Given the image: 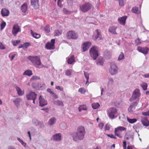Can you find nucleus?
<instances>
[{"mask_svg": "<svg viewBox=\"0 0 149 149\" xmlns=\"http://www.w3.org/2000/svg\"><path fill=\"white\" fill-rule=\"evenodd\" d=\"M39 106L43 107L47 104V101L43 97L42 95H40L39 97Z\"/></svg>", "mask_w": 149, "mask_h": 149, "instance_id": "14", "label": "nucleus"}, {"mask_svg": "<svg viewBox=\"0 0 149 149\" xmlns=\"http://www.w3.org/2000/svg\"><path fill=\"white\" fill-rule=\"evenodd\" d=\"M78 91L79 92H80L82 94H84L86 92V91H85L84 89L82 88H79V89Z\"/></svg>", "mask_w": 149, "mask_h": 149, "instance_id": "48", "label": "nucleus"}, {"mask_svg": "<svg viewBox=\"0 0 149 149\" xmlns=\"http://www.w3.org/2000/svg\"><path fill=\"white\" fill-rule=\"evenodd\" d=\"M109 84H113L114 82V81L112 78H109Z\"/></svg>", "mask_w": 149, "mask_h": 149, "instance_id": "51", "label": "nucleus"}, {"mask_svg": "<svg viewBox=\"0 0 149 149\" xmlns=\"http://www.w3.org/2000/svg\"><path fill=\"white\" fill-rule=\"evenodd\" d=\"M17 140L24 147H25L26 144V143L24 142L23 141L20 139L19 138H18Z\"/></svg>", "mask_w": 149, "mask_h": 149, "instance_id": "44", "label": "nucleus"}, {"mask_svg": "<svg viewBox=\"0 0 149 149\" xmlns=\"http://www.w3.org/2000/svg\"><path fill=\"white\" fill-rule=\"evenodd\" d=\"M118 68L113 62H111L110 63V68L109 70L110 73L112 75L116 74L117 72Z\"/></svg>", "mask_w": 149, "mask_h": 149, "instance_id": "9", "label": "nucleus"}, {"mask_svg": "<svg viewBox=\"0 0 149 149\" xmlns=\"http://www.w3.org/2000/svg\"><path fill=\"white\" fill-rule=\"evenodd\" d=\"M65 74L66 75L70 76L71 75V72L69 70H67L66 71Z\"/></svg>", "mask_w": 149, "mask_h": 149, "instance_id": "50", "label": "nucleus"}, {"mask_svg": "<svg viewBox=\"0 0 149 149\" xmlns=\"http://www.w3.org/2000/svg\"><path fill=\"white\" fill-rule=\"evenodd\" d=\"M84 76L85 77V78L86 79V84L88 82V80L89 77L88 76L87 74H86L85 72L84 73Z\"/></svg>", "mask_w": 149, "mask_h": 149, "instance_id": "53", "label": "nucleus"}, {"mask_svg": "<svg viewBox=\"0 0 149 149\" xmlns=\"http://www.w3.org/2000/svg\"><path fill=\"white\" fill-rule=\"evenodd\" d=\"M57 5L58 6L60 7H61L62 6L61 4V2L60 1H58Z\"/></svg>", "mask_w": 149, "mask_h": 149, "instance_id": "63", "label": "nucleus"}, {"mask_svg": "<svg viewBox=\"0 0 149 149\" xmlns=\"http://www.w3.org/2000/svg\"><path fill=\"white\" fill-rule=\"evenodd\" d=\"M124 57V55L123 52H121L118 58V60L120 61L123 59Z\"/></svg>", "mask_w": 149, "mask_h": 149, "instance_id": "43", "label": "nucleus"}, {"mask_svg": "<svg viewBox=\"0 0 149 149\" xmlns=\"http://www.w3.org/2000/svg\"><path fill=\"white\" fill-rule=\"evenodd\" d=\"M62 33V31L61 30H56L54 32V36H58L61 35Z\"/></svg>", "mask_w": 149, "mask_h": 149, "instance_id": "32", "label": "nucleus"}, {"mask_svg": "<svg viewBox=\"0 0 149 149\" xmlns=\"http://www.w3.org/2000/svg\"><path fill=\"white\" fill-rule=\"evenodd\" d=\"M61 134L60 133L53 135L51 138V140L54 141H59L61 140Z\"/></svg>", "mask_w": 149, "mask_h": 149, "instance_id": "12", "label": "nucleus"}, {"mask_svg": "<svg viewBox=\"0 0 149 149\" xmlns=\"http://www.w3.org/2000/svg\"><path fill=\"white\" fill-rule=\"evenodd\" d=\"M127 18L126 16H124L122 17H119L118 19V22L120 24L124 25L125 24Z\"/></svg>", "mask_w": 149, "mask_h": 149, "instance_id": "19", "label": "nucleus"}, {"mask_svg": "<svg viewBox=\"0 0 149 149\" xmlns=\"http://www.w3.org/2000/svg\"><path fill=\"white\" fill-rule=\"evenodd\" d=\"M54 103L55 105L58 106H64L62 102L58 100L54 101Z\"/></svg>", "mask_w": 149, "mask_h": 149, "instance_id": "29", "label": "nucleus"}, {"mask_svg": "<svg viewBox=\"0 0 149 149\" xmlns=\"http://www.w3.org/2000/svg\"><path fill=\"white\" fill-rule=\"evenodd\" d=\"M5 49V47L3 45L1 42H0V49Z\"/></svg>", "mask_w": 149, "mask_h": 149, "instance_id": "56", "label": "nucleus"}, {"mask_svg": "<svg viewBox=\"0 0 149 149\" xmlns=\"http://www.w3.org/2000/svg\"><path fill=\"white\" fill-rule=\"evenodd\" d=\"M27 6L26 3H24L21 6V10L22 12L24 13L26 12L27 10Z\"/></svg>", "mask_w": 149, "mask_h": 149, "instance_id": "30", "label": "nucleus"}, {"mask_svg": "<svg viewBox=\"0 0 149 149\" xmlns=\"http://www.w3.org/2000/svg\"><path fill=\"white\" fill-rule=\"evenodd\" d=\"M91 45V42H87L83 43L82 44V49L83 52L87 50Z\"/></svg>", "mask_w": 149, "mask_h": 149, "instance_id": "15", "label": "nucleus"}, {"mask_svg": "<svg viewBox=\"0 0 149 149\" xmlns=\"http://www.w3.org/2000/svg\"><path fill=\"white\" fill-rule=\"evenodd\" d=\"M17 91L18 95L19 96H22L24 94V92L19 87L16 86L15 88Z\"/></svg>", "mask_w": 149, "mask_h": 149, "instance_id": "26", "label": "nucleus"}, {"mask_svg": "<svg viewBox=\"0 0 149 149\" xmlns=\"http://www.w3.org/2000/svg\"><path fill=\"white\" fill-rule=\"evenodd\" d=\"M105 130H109L110 129V126L109 124H107L105 126Z\"/></svg>", "mask_w": 149, "mask_h": 149, "instance_id": "52", "label": "nucleus"}, {"mask_svg": "<svg viewBox=\"0 0 149 149\" xmlns=\"http://www.w3.org/2000/svg\"><path fill=\"white\" fill-rule=\"evenodd\" d=\"M93 38L94 40H98L102 39L101 30L99 29L96 30L93 33Z\"/></svg>", "mask_w": 149, "mask_h": 149, "instance_id": "7", "label": "nucleus"}, {"mask_svg": "<svg viewBox=\"0 0 149 149\" xmlns=\"http://www.w3.org/2000/svg\"><path fill=\"white\" fill-rule=\"evenodd\" d=\"M22 100L21 98H18L16 99L15 100L13 101V102L15 104V106L18 107L20 105V102L22 101Z\"/></svg>", "mask_w": 149, "mask_h": 149, "instance_id": "24", "label": "nucleus"}, {"mask_svg": "<svg viewBox=\"0 0 149 149\" xmlns=\"http://www.w3.org/2000/svg\"><path fill=\"white\" fill-rule=\"evenodd\" d=\"M31 4L34 8L37 9L39 7V0H31Z\"/></svg>", "mask_w": 149, "mask_h": 149, "instance_id": "18", "label": "nucleus"}, {"mask_svg": "<svg viewBox=\"0 0 149 149\" xmlns=\"http://www.w3.org/2000/svg\"><path fill=\"white\" fill-rule=\"evenodd\" d=\"M104 124L102 123H100L98 125V126L100 129H102L103 127Z\"/></svg>", "mask_w": 149, "mask_h": 149, "instance_id": "58", "label": "nucleus"}, {"mask_svg": "<svg viewBox=\"0 0 149 149\" xmlns=\"http://www.w3.org/2000/svg\"><path fill=\"white\" fill-rule=\"evenodd\" d=\"M24 75H26L30 76L32 75L33 73L32 71L30 70H28L25 71L23 73Z\"/></svg>", "mask_w": 149, "mask_h": 149, "instance_id": "33", "label": "nucleus"}, {"mask_svg": "<svg viewBox=\"0 0 149 149\" xmlns=\"http://www.w3.org/2000/svg\"><path fill=\"white\" fill-rule=\"evenodd\" d=\"M105 58L107 59H109L111 57V53L110 51L108 50H106L104 53Z\"/></svg>", "mask_w": 149, "mask_h": 149, "instance_id": "21", "label": "nucleus"}, {"mask_svg": "<svg viewBox=\"0 0 149 149\" xmlns=\"http://www.w3.org/2000/svg\"><path fill=\"white\" fill-rule=\"evenodd\" d=\"M32 87L37 89H39L40 88H41L40 86V84L38 82L33 83L32 84Z\"/></svg>", "mask_w": 149, "mask_h": 149, "instance_id": "31", "label": "nucleus"}, {"mask_svg": "<svg viewBox=\"0 0 149 149\" xmlns=\"http://www.w3.org/2000/svg\"><path fill=\"white\" fill-rule=\"evenodd\" d=\"M67 38L68 39H77L78 37V35L73 31H68L66 34Z\"/></svg>", "mask_w": 149, "mask_h": 149, "instance_id": "8", "label": "nucleus"}, {"mask_svg": "<svg viewBox=\"0 0 149 149\" xmlns=\"http://www.w3.org/2000/svg\"><path fill=\"white\" fill-rule=\"evenodd\" d=\"M87 110V108L86 106L85 105H82L79 107V112L81 111L82 110Z\"/></svg>", "mask_w": 149, "mask_h": 149, "instance_id": "35", "label": "nucleus"}, {"mask_svg": "<svg viewBox=\"0 0 149 149\" xmlns=\"http://www.w3.org/2000/svg\"><path fill=\"white\" fill-rule=\"evenodd\" d=\"M56 121V119L54 117H52L49 120L48 123L50 126L52 125L55 124Z\"/></svg>", "mask_w": 149, "mask_h": 149, "instance_id": "25", "label": "nucleus"}, {"mask_svg": "<svg viewBox=\"0 0 149 149\" xmlns=\"http://www.w3.org/2000/svg\"><path fill=\"white\" fill-rule=\"evenodd\" d=\"M96 64L97 65H102L103 64V62L102 60L99 59L97 62Z\"/></svg>", "mask_w": 149, "mask_h": 149, "instance_id": "45", "label": "nucleus"}, {"mask_svg": "<svg viewBox=\"0 0 149 149\" xmlns=\"http://www.w3.org/2000/svg\"><path fill=\"white\" fill-rule=\"evenodd\" d=\"M137 50L144 55L147 54L148 52L149 49L147 47H138L137 48Z\"/></svg>", "mask_w": 149, "mask_h": 149, "instance_id": "13", "label": "nucleus"}, {"mask_svg": "<svg viewBox=\"0 0 149 149\" xmlns=\"http://www.w3.org/2000/svg\"><path fill=\"white\" fill-rule=\"evenodd\" d=\"M20 41L19 40H16L15 41H12V43L14 46H16L17 45L19 44Z\"/></svg>", "mask_w": 149, "mask_h": 149, "instance_id": "39", "label": "nucleus"}, {"mask_svg": "<svg viewBox=\"0 0 149 149\" xmlns=\"http://www.w3.org/2000/svg\"><path fill=\"white\" fill-rule=\"evenodd\" d=\"M143 89L144 90H146L147 89V84L146 83L144 82L141 85Z\"/></svg>", "mask_w": 149, "mask_h": 149, "instance_id": "42", "label": "nucleus"}, {"mask_svg": "<svg viewBox=\"0 0 149 149\" xmlns=\"http://www.w3.org/2000/svg\"><path fill=\"white\" fill-rule=\"evenodd\" d=\"M126 130V128H125L121 126L116 128L114 131L116 135L120 138H122V136L120 134L122 131L125 130Z\"/></svg>", "mask_w": 149, "mask_h": 149, "instance_id": "10", "label": "nucleus"}, {"mask_svg": "<svg viewBox=\"0 0 149 149\" xmlns=\"http://www.w3.org/2000/svg\"><path fill=\"white\" fill-rule=\"evenodd\" d=\"M85 134L84 127L82 126H79L77 129L76 133L72 134L73 139L75 141H77V140H81L84 138Z\"/></svg>", "mask_w": 149, "mask_h": 149, "instance_id": "1", "label": "nucleus"}, {"mask_svg": "<svg viewBox=\"0 0 149 149\" xmlns=\"http://www.w3.org/2000/svg\"><path fill=\"white\" fill-rule=\"evenodd\" d=\"M143 76L145 78H148L149 77V73L147 74H146L143 75Z\"/></svg>", "mask_w": 149, "mask_h": 149, "instance_id": "64", "label": "nucleus"}, {"mask_svg": "<svg viewBox=\"0 0 149 149\" xmlns=\"http://www.w3.org/2000/svg\"><path fill=\"white\" fill-rule=\"evenodd\" d=\"M6 25V23L5 22H3L1 23V30H3L5 27Z\"/></svg>", "mask_w": 149, "mask_h": 149, "instance_id": "46", "label": "nucleus"}, {"mask_svg": "<svg viewBox=\"0 0 149 149\" xmlns=\"http://www.w3.org/2000/svg\"><path fill=\"white\" fill-rule=\"evenodd\" d=\"M40 86L41 87V88H40V89L41 88V89H43V88H44L45 87V85L44 84H42V85L40 84Z\"/></svg>", "mask_w": 149, "mask_h": 149, "instance_id": "60", "label": "nucleus"}, {"mask_svg": "<svg viewBox=\"0 0 149 149\" xmlns=\"http://www.w3.org/2000/svg\"><path fill=\"white\" fill-rule=\"evenodd\" d=\"M107 135L108 137H110L111 138H113L114 139H116V138L113 134H107Z\"/></svg>", "mask_w": 149, "mask_h": 149, "instance_id": "54", "label": "nucleus"}, {"mask_svg": "<svg viewBox=\"0 0 149 149\" xmlns=\"http://www.w3.org/2000/svg\"><path fill=\"white\" fill-rule=\"evenodd\" d=\"M32 122L34 125L35 126H37L39 123V121L36 118H33L32 120Z\"/></svg>", "mask_w": 149, "mask_h": 149, "instance_id": "38", "label": "nucleus"}, {"mask_svg": "<svg viewBox=\"0 0 149 149\" xmlns=\"http://www.w3.org/2000/svg\"><path fill=\"white\" fill-rule=\"evenodd\" d=\"M31 33L33 36L36 38H38L40 37V35L37 33H34L33 32V31L31 30Z\"/></svg>", "mask_w": 149, "mask_h": 149, "instance_id": "34", "label": "nucleus"}, {"mask_svg": "<svg viewBox=\"0 0 149 149\" xmlns=\"http://www.w3.org/2000/svg\"><path fill=\"white\" fill-rule=\"evenodd\" d=\"M47 92L49 93L50 94H54V92L53 91H52L50 88H48L47 89Z\"/></svg>", "mask_w": 149, "mask_h": 149, "instance_id": "57", "label": "nucleus"}, {"mask_svg": "<svg viewBox=\"0 0 149 149\" xmlns=\"http://www.w3.org/2000/svg\"><path fill=\"white\" fill-rule=\"evenodd\" d=\"M44 29L45 31L47 33H49L50 31V29L48 26H46L44 27Z\"/></svg>", "mask_w": 149, "mask_h": 149, "instance_id": "49", "label": "nucleus"}, {"mask_svg": "<svg viewBox=\"0 0 149 149\" xmlns=\"http://www.w3.org/2000/svg\"><path fill=\"white\" fill-rule=\"evenodd\" d=\"M116 27L114 26H111L109 28L108 31L111 33L113 34H117V33L116 31Z\"/></svg>", "mask_w": 149, "mask_h": 149, "instance_id": "22", "label": "nucleus"}, {"mask_svg": "<svg viewBox=\"0 0 149 149\" xmlns=\"http://www.w3.org/2000/svg\"><path fill=\"white\" fill-rule=\"evenodd\" d=\"M75 61L74 56L73 55H72L70 58H69L67 60L68 63L69 64H71Z\"/></svg>", "mask_w": 149, "mask_h": 149, "instance_id": "28", "label": "nucleus"}, {"mask_svg": "<svg viewBox=\"0 0 149 149\" xmlns=\"http://www.w3.org/2000/svg\"><path fill=\"white\" fill-rule=\"evenodd\" d=\"M1 14L3 17L7 16L9 14V11L5 8H3L1 11Z\"/></svg>", "mask_w": 149, "mask_h": 149, "instance_id": "20", "label": "nucleus"}, {"mask_svg": "<svg viewBox=\"0 0 149 149\" xmlns=\"http://www.w3.org/2000/svg\"><path fill=\"white\" fill-rule=\"evenodd\" d=\"M52 96L53 97V100H55L57 99L58 97V95L54 93V94H52Z\"/></svg>", "mask_w": 149, "mask_h": 149, "instance_id": "55", "label": "nucleus"}, {"mask_svg": "<svg viewBox=\"0 0 149 149\" xmlns=\"http://www.w3.org/2000/svg\"><path fill=\"white\" fill-rule=\"evenodd\" d=\"M19 27L18 25H15L13 27L12 33L14 36H15L19 32H20Z\"/></svg>", "mask_w": 149, "mask_h": 149, "instance_id": "17", "label": "nucleus"}, {"mask_svg": "<svg viewBox=\"0 0 149 149\" xmlns=\"http://www.w3.org/2000/svg\"><path fill=\"white\" fill-rule=\"evenodd\" d=\"M138 102L137 101H136L131 104L128 108V111L130 112L131 111L133 107H135L138 104Z\"/></svg>", "mask_w": 149, "mask_h": 149, "instance_id": "27", "label": "nucleus"}, {"mask_svg": "<svg viewBox=\"0 0 149 149\" xmlns=\"http://www.w3.org/2000/svg\"><path fill=\"white\" fill-rule=\"evenodd\" d=\"M135 43L136 45H138L141 43V40L139 38H137L135 40Z\"/></svg>", "mask_w": 149, "mask_h": 149, "instance_id": "47", "label": "nucleus"}, {"mask_svg": "<svg viewBox=\"0 0 149 149\" xmlns=\"http://www.w3.org/2000/svg\"><path fill=\"white\" fill-rule=\"evenodd\" d=\"M55 40L52 39L51 42H48L45 45V47L46 49H53L55 48Z\"/></svg>", "mask_w": 149, "mask_h": 149, "instance_id": "11", "label": "nucleus"}, {"mask_svg": "<svg viewBox=\"0 0 149 149\" xmlns=\"http://www.w3.org/2000/svg\"><path fill=\"white\" fill-rule=\"evenodd\" d=\"M92 5L89 3H87L79 6L80 9L82 12L86 13L90 10L91 8Z\"/></svg>", "mask_w": 149, "mask_h": 149, "instance_id": "5", "label": "nucleus"}, {"mask_svg": "<svg viewBox=\"0 0 149 149\" xmlns=\"http://www.w3.org/2000/svg\"><path fill=\"white\" fill-rule=\"evenodd\" d=\"M142 114L145 116H149V111L147 112H143Z\"/></svg>", "mask_w": 149, "mask_h": 149, "instance_id": "62", "label": "nucleus"}, {"mask_svg": "<svg viewBox=\"0 0 149 149\" xmlns=\"http://www.w3.org/2000/svg\"><path fill=\"white\" fill-rule=\"evenodd\" d=\"M92 106L94 109H96L100 106V105L98 103H94L92 104Z\"/></svg>", "mask_w": 149, "mask_h": 149, "instance_id": "36", "label": "nucleus"}, {"mask_svg": "<svg viewBox=\"0 0 149 149\" xmlns=\"http://www.w3.org/2000/svg\"><path fill=\"white\" fill-rule=\"evenodd\" d=\"M142 123L144 126L147 127L149 125V121L146 118H144L141 120Z\"/></svg>", "mask_w": 149, "mask_h": 149, "instance_id": "23", "label": "nucleus"}, {"mask_svg": "<svg viewBox=\"0 0 149 149\" xmlns=\"http://www.w3.org/2000/svg\"><path fill=\"white\" fill-rule=\"evenodd\" d=\"M141 95L140 90L138 88L136 89L133 92L132 97L130 99V101L132 102L136 99L139 98Z\"/></svg>", "mask_w": 149, "mask_h": 149, "instance_id": "6", "label": "nucleus"}, {"mask_svg": "<svg viewBox=\"0 0 149 149\" xmlns=\"http://www.w3.org/2000/svg\"><path fill=\"white\" fill-rule=\"evenodd\" d=\"M37 94L35 92H30L29 93L26 95V97L28 100H31L34 98L37 97Z\"/></svg>", "mask_w": 149, "mask_h": 149, "instance_id": "16", "label": "nucleus"}, {"mask_svg": "<svg viewBox=\"0 0 149 149\" xmlns=\"http://www.w3.org/2000/svg\"><path fill=\"white\" fill-rule=\"evenodd\" d=\"M98 52L97 47L96 46L92 47L89 50L90 55L94 60L96 59L97 56H98Z\"/></svg>", "mask_w": 149, "mask_h": 149, "instance_id": "3", "label": "nucleus"}, {"mask_svg": "<svg viewBox=\"0 0 149 149\" xmlns=\"http://www.w3.org/2000/svg\"><path fill=\"white\" fill-rule=\"evenodd\" d=\"M67 1L68 4H71L73 3V0H67Z\"/></svg>", "mask_w": 149, "mask_h": 149, "instance_id": "61", "label": "nucleus"}, {"mask_svg": "<svg viewBox=\"0 0 149 149\" xmlns=\"http://www.w3.org/2000/svg\"><path fill=\"white\" fill-rule=\"evenodd\" d=\"M138 8L137 7H134L131 10L132 12L138 14Z\"/></svg>", "mask_w": 149, "mask_h": 149, "instance_id": "40", "label": "nucleus"}, {"mask_svg": "<svg viewBox=\"0 0 149 149\" xmlns=\"http://www.w3.org/2000/svg\"><path fill=\"white\" fill-rule=\"evenodd\" d=\"M63 12L66 14H70L72 13V11H70L65 8H63Z\"/></svg>", "mask_w": 149, "mask_h": 149, "instance_id": "41", "label": "nucleus"}, {"mask_svg": "<svg viewBox=\"0 0 149 149\" xmlns=\"http://www.w3.org/2000/svg\"><path fill=\"white\" fill-rule=\"evenodd\" d=\"M30 45V44L29 42H26L24 43V46L25 48H26Z\"/></svg>", "mask_w": 149, "mask_h": 149, "instance_id": "59", "label": "nucleus"}, {"mask_svg": "<svg viewBox=\"0 0 149 149\" xmlns=\"http://www.w3.org/2000/svg\"><path fill=\"white\" fill-rule=\"evenodd\" d=\"M127 119L129 122L130 123H133L137 121V120L136 118L130 119L127 118Z\"/></svg>", "mask_w": 149, "mask_h": 149, "instance_id": "37", "label": "nucleus"}, {"mask_svg": "<svg viewBox=\"0 0 149 149\" xmlns=\"http://www.w3.org/2000/svg\"><path fill=\"white\" fill-rule=\"evenodd\" d=\"M117 113V110L114 107H111L108 109L107 110V113L111 119L117 117V116L116 115Z\"/></svg>", "mask_w": 149, "mask_h": 149, "instance_id": "4", "label": "nucleus"}, {"mask_svg": "<svg viewBox=\"0 0 149 149\" xmlns=\"http://www.w3.org/2000/svg\"><path fill=\"white\" fill-rule=\"evenodd\" d=\"M27 58L36 67H38L41 65V63L40 59L37 56H29L27 57Z\"/></svg>", "mask_w": 149, "mask_h": 149, "instance_id": "2", "label": "nucleus"}]
</instances>
